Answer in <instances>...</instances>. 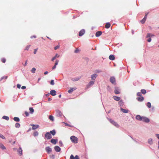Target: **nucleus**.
<instances>
[{"mask_svg":"<svg viewBox=\"0 0 159 159\" xmlns=\"http://www.w3.org/2000/svg\"><path fill=\"white\" fill-rule=\"evenodd\" d=\"M114 92L116 94H118L120 93L119 89H116L114 90Z\"/></svg>","mask_w":159,"mask_h":159,"instance_id":"nucleus-25","label":"nucleus"},{"mask_svg":"<svg viewBox=\"0 0 159 159\" xmlns=\"http://www.w3.org/2000/svg\"><path fill=\"white\" fill-rule=\"evenodd\" d=\"M57 140L54 139H52L51 140V143H52L54 144H56L57 142Z\"/></svg>","mask_w":159,"mask_h":159,"instance_id":"nucleus-20","label":"nucleus"},{"mask_svg":"<svg viewBox=\"0 0 159 159\" xmlns=\"http://www.w3.org/2000/svg\"><path fill=\"white\" fill-rule=\"evenodd\" d=\"M148 14V13H146L145 14V16H146V17H147Z\"/></svg>","mask_w":159,"mask_h":159,"instance_id":"nucleus-63","label":"nucleus"},{"mask_svg":"<svg viewBox=\"0 0 159 159\" xmlns=\"http://www.w3.org/2000/svg\"><path fill=\"white\" fill-rule=\"evenodd\" d=\"M15 127L17 128H19L20 127V124L19 123H16L15 124Z\"/></svg>","mask_w":159,"mask_h":159,"instance_id":"nucleus-38","label":"nucleus"},{"mask_svg":"<svg viewBox=\"0 0 159 159\" xmlns=\"http://www.w3.org/2000/svg\"><path fill=\"white\" fill-rule=\"evenodd\" d=\"M140 22L142 24H143L145 22L143 19L140 21Z\"/></svg>","mask_w":159,"mask_h":159,"instance_id":"nucleus-53","label":"nucleus"},{"mask_svg":"<svg viewBox=\"0 0 159 159\" xmlns=\"http://www.w3.org/2000/svg\"><path fill=\"white\" fill-rule=\"evenodd\" d=\"M2 118L6 120H9V117L7 116H4L2 117Z\"/></svg>","mask_w":159,"mask_h":159,"instance_id":"nucleus-28","label":"nucleus"},{"mask_svg":"<svg viewBox=\"0 0 159 159\" xmlns=\"http://www.w3.org/2000/svg\"><path fill=\"white\" fill-rule=\"evenodd\" d=\"M76 89V88H70V89L68 90V92L69 93H71L74 91Z\"/></svg>","mask_w":159,"mask_h":159,"instance_id":"nucleus-10","label":"nucleus"},{"mask_svg":"<svg viewBox=\"0 0 159 159\" xmlns=\"http://www.w3.org/2000/svg\"><path fill=\"white\" fill-rule=\"evenodd\" d=\"M21 89H26V87L25 86H22L21 87Z\"/></svg>","mask_w":159,"mask_h":159,"instance_id":"nucleus-57","label":"nucleus"},{"mask_svg":"<svg viewBox=\"0 0 159 159\" xmlns=\"http://www.w3.org/2000/svg\"><path fill=\"white\" fill-rule=\"evenodd\" d=\"M38 134H39V133L37 131H35V132H34V133H33V135L34 137H36V136H38Z\"/></svg>","mask_w":159,"mask_h":159,"instance_id":"nucleus-30","label":"nucleus"},{"mask_svg":"<svg viewBox=\"0 0 159 159\" xmlns=\"http://www.w3.org/2000/svg\"><path fill=\"white\" fill-rule=\"evenodd\" d=\"M60 47V46L59 45H57L55 47H54V49L55 50H57L58 48Z\"/></svg>","mask_w":159,"mask_h":159,"instance_id":"nucleus-47","label":"nucleus"},{"mask_svg":"<svg viewBox=\"0 0 159 159\" xmlns=\"http://www.w3.org/2000/svg\"><path fill=\"white\" fill-rule=\"evenodd\" d=\"M144 98L142 96L139 97L137 98L138 101L142 102L144 100Z\"/></svg>","mask_w":159,"mask_h":159,"instance_id":"nucleus-11","label":"nucleus"},{"mask_svg":"<svg viewBox=\"0 0 159 159\" xmlns=\"http://www.w3.org/2000/svg\"><path fill=\"white\" fill-rule=\"evenodd\" d=\"M147 18V17H146V16H145L143 18L144 19H146Z\"/></svg>","mask_w":159,"mask_h":159,"instance_id":"nucleus-62","label":"nucleus"},{"mask_svg":"<svg viewBox=\"0 0 159 159\" xmlns=\"http://www.w3.org/2000/svg\"><path fill=\"white\" fill-rule=\"evenodd\" d=\"M120 110H121V111L123 113H127L128 112V110L124 109L122 108H120Z\"/></svg>","mask_w":159,"mask_h":159,"instance_id":"nucleus-22","label":"nucleus"},{"mask_svg":"<svg viewBox=\"0 0 159 159\" xmlns=\"http://www.w3.org/2000/svg\"><path fill=\"white\" fill-rule=\"evenodd\" d=\"M17 152L18 154H20V156H21L22 154V150L21 148H19Z\"/></svg>","mask_w":159,"mask_h":159,"instance_id":"nucleus-15","label":"nucleus"},{"mask_svg":"<svg viewBox=\"0 0 159 159\" xmlns=\"http://www.w3.org/2000/svg\"><path fill=\"white\" fill-rule=\"evenodd\" d=\"M137 95L139 97H140V96H142L141 95H142V93H141V92H138L137 93Z\"/></svg>","mask_w":159,"mask_h":159,"instance_id":"nucleus-46","label":"nucleus"},{"mask_svg":"<svg viewBox=\"0 0 159 159\" xmlns=\"http://www.w3.org/2000/svg\"><path fill=\"white\" fill-rule=\"evenodd\" d=\"M111 26V24L109 23H107L105 25V27L107 29L109 28Z\"/></svg>","mask_w":159,"mask_h":159,"instance_id":"nucleus-21","label":"nucleus"},{"mask_svg":"<svg viewBox=\"0 0 159 159\" xmlns=\"http://www.w3.org/2000/svg\"><path fill=\"white\" fill-rule=\"evenodd\" d=\"M0 137L3 139H5V137L1 134H0Z\"/></svg>","mask_w":159,"mask_h":159,"instance_id":"nucleus-44","label":"nucleus"},{"mask_svg":"<svg viewBox=\"0 0 159 159\" xmlns=\"http://www.w3.org/2000/svg\"><path fill=\"white\" fill-rule=\"evenodd\" d=\"M143 117L139 115H138L136 116V118L139 120H142V119Z\"/></svg>","mask_w":159,"mask_h":159,"instance_id":"nucleus-17","label":"nucleus"},{"mask_svg":"<svg viewBox=\"0 0 159 159\" xmlns=\"http://www.w3.org/2000/svg\"><path fill=\"white\" fill-rule=\"evenodd\" d=\"M1 60L3 63H5L6 61V59L4 58H2L1 59Z\"/></svg>","mask_w":159,"mask_h":159,"instance_id":"nucleus-42","label":"nucleus"},{"mask_svg":"<svg viewBox=\"0 0 159 159\" xmlns=\"http://www.w3.org/2000/svg\"><path fill=\"white\" fill-rule=\"evenodd\" d=\"M13 120L14 121L16 122H19L20 121V119L18 117H15L14 118Z\"/></svg>","mask_w":159,"mask_h":159,"instance_id":"nucleus-27","label":"nucleus"},{"mask_svg":"<svg viewBox=\"0 0 159 159\" xmlns=\"http://www.w3.org/2000/svg\"><path fill=\"white\" fill-rule=\"evenodd\" d=\"M49 119L53 121V117L52 116H49Z\"/></svg>","mask_w":159,"mask_h":159,"instance_id":"nucleus-41","label":"nucleus"},{"mask_svg":"<svg viewBox=\"0 0 159 159\" xmlns=\"http://www.w3.org/2000/svg\"><path fill=\"white\" fill-rule=\"evenodd\" d=\"M48 72L47 71H45L44 73V75H46L47 74H48Z\"/></svg>","mask_w":159,"mask_h":159,"instance_id":"nucleus-61","label":"nucleus"},{"mask_svg":"<svg viewBox=\"0 0 159 159\" xmlns=\"http://www.w3.org/2000/svg\"><path fill=\"white\" fill-rule=\"evenodd\" d=\"M108 120L113 125L117 127H119V125L114 120L110 119H108Z\"/></svg>","mask_w":159,"mask_h":159,"instance_id":"nucleus-2","label":"nucleus"},{"mask_svg":"<svg viewBox=\"0 0 159 159\" xmlns=\"http://www.w3.org/2000/svg\"><path fill=\"white\" fill-rule=\"evenodd\" d=\"M70 139L72 142L75 143H78V139L76 137L72 136L70 137Z\"/></svg>","mask_w":159,"mask_h":159,"instance_id":"nucleus-1","label":"nucleus"},{"mask_svg":"<svg viewBox=\"0 0 159 159\" xmlns=\"http://www.w3.org/2000/svg\"><path fill=\"white\" fill-rule=\"evenodd\" d=\"M142 120L146 123L149 122L150 121L149 119L148 118L145 117H143Z\"/></svg>","mask_w":159,"mask_h":159,"instance_id":"nucleus-6","label":"nucleus"},{"mask_svg":"<svg viewBox=\"0 0 159 159\" xmlns=\"http://www.w3.org/2000/svg\"><path fill=\"white\" fill-rule=\"evenodd\" d=\"M113 98L116 101H119L120 99V97L116 96H113Z\"/></svg>","mask_w":159,"mask_h":159,"instance_id":"nucleus-23","label":"nucleus"},{"mask_svg":"<svg viewBox=\"0 0 159 159\" xmlns=\"http://www.w3.org/2000/svg\"><path fill=\"white\" fill-rule=\"evenodd\" d=\"M94 81H91L89 83L88 85L89 86H90L91 85H93L94 84Z\"/></svg>","mask_w":159,"mask_h":159,"instance_id":"nucleus-32","label":"nucleus"},{"mask_svg":"<svg viewBox=\"0 0 159 159\" xmlns=\"http://www.w3.org/2000/svg\"><path fill=\"white\" fill-rule=\"evenodd\" d=\"M102 32L99 31H97L95 34V35L96 37H99L102 34Z\"/></svg>","mask_w":159,"mask_h":159,"instance_id":"nucleus-13","label":"nucleus"},{"mask_svg":"<svg viewBox=\"0 0 159 159\" xmlns=\"http://www.w3.org/2000/svg\"><path fill=\"white\" fill-rule=\"evenodd\" d=\"M7 76H3V77H2L1 79H0V81H1L2 80H3V79H5V80L7 79Z\"/></svg>","mask_w":159,"mask_h":159,"instance_id":"nucleus-36","label":"nucleus"},{"mask_svg":"<svg viewBox=\"0 0 159 159\" xmlns=\"http://www.w3.org/2000/svg\"><path fill=\"white\" fill-rule=\"evenodd\" d=\"M141 93H143V94H145L146 93V90L144 89H143L141 90Z\"/></svg>","mask_w":159,"mask_h":159,"instance_id":"nucleus-31","label":"nucleus"},{"mask_svg":"<svg viewBox=\"0 0 159 159\" xmlns=\"http://www.w3.org/2000/svg\"><path fill=\"white\" fill-rule=\"evenodd\" d=\"M80 51V50L78 48H76V49L75 51V53H78Z\"/></svg>","mask_w":159,"mask_h":159,"instance_id":"nucleus-40","label":"nucleus"},{"mask_svg":"<svg viewBox=\"0 0 159 159\" xmlns=\"http://www.w3.org/2000/svg\"><path fill=\"white\" fill-rule=\"evenodd\" d=\"M85 30L84 29L81 30L79 33V35L80 36L83 35L85 33Z\"/></svg>","mask_w":159,"mask_h":159,"instance_id":"nucleus-7","label":"nucleus"},{"mask_svg":"<svg viewBox=\"0 0 159 159\" xmlns=\"http://www.w3.org/2000/svg\"><path fill=\"white\" fill-rule=\"evenodd\" d=\"M80 79V78L79 77H76L75 78H71V80L73 81H77L78 80Z\"/></svg>","mask_w":159,"mask_h":159,"instance_id":"nucleus-18","label":"nucleus"},{"mask_svg":"<svg viewBox=\"0 0 159 159\" xmlns=\"http://www.w3.org/2000/svg\"><path fill=\"white\" fill-rule=\"evenodd\" d=\"M56 66H55L54 65V66L52 68V69H54L56 68Z\"/></svg>","mask_w":159,"mask_h":159,"instance_id":"nucleus-60","label":"nucleus"},{"mask_svg":"<svg viewBox=\"0 0 159 159\" xmlns=\"http://www.w3.org/2000/svg\"><path fill=\"white\" fill-rule=\"evenodd\" d=\"M151 41V38H149L148 39V41L149 42H150Z\"/></svg>","mask_w":159,"mask_h":159,"instance_id":"nucleus-56","label":"nucleus"},{"mask_svg":"<svg viewBox=\"0 0 159 159\" xmlns=\"http://www.w3.org/2000/svg\"><path fill=\"white\" fill-rule=\"evenodd\" d=\"M110 81L113 84H116L115 78L114 77H111L110 78Z\"/></svg>","mask_w":159,"mask_h":159,"instance_id":"nucleus-5","label":"nucleus"},{"mask_svg":"<svg viewBox=\"0 0 159 159\" xmlns=\"http://www.w3.org/2000/svg\"><path fill=\"white\" fill-rule=\"evenodd\" d=\"M54 149L57 152H59L61 150V148L57 146H56L55 147Z\"/></svg>","mask_w":159,"mask_h":159,"instance_id":"nucleus-9","label":"nucleus"},{"mask_svg":"<svg viewBox=\"0 0 159 159\" xmlns=\"http://www.w3.org/2000/svg\"><path fill=\"white\" fill-rule=\"evenodd\" d=\"M156 135L158 139H159V134H156Z\"/></svg>","mask_w":159,"mask_h":159,"instance_id":"nucleus-59","label":"nucleus"},{"mask_svg":"<svg viewBox=\"0 0 159 159\" xmlns=\"http://www.w3.org/2000/svg\"><path fill=\"white\" fill-rule=\"evenodd\" d=\"M70 159H74L75 157L73 155H71L70 157Z\"/></svg>","mask_w":159,"mask_h":159,"instance_id":"nucleus-48","label":"nucleus"},{"mask_svg":"<svg viewBox=\"0 0 159 159\" xmlns=\"http://www.w3.org/2000/svg\"><path fill=\"white\" fill-rule=\"evenodd\" d=\"M15 142H15V141H14V142H13V143H12V144H14L15 143Z\"/></svg>","mask_w":159,"mask_h":159,"instance_id":"nucleus-64","label":"nucleus"},{"mask_svg":"<svg viewBox=\"0 0 159 159\" xmlns=\"http://www.w3.org/2000/svg\"><path fill=\"white\" fill-rule=\"evenodd\" d=\"M45 138L48 139H51L52 138L51 135L49 132H47L45 135Z\"/></svg>","mask_w":159,"mask_h":159,"instance_id":"nucleus-3","label":"nucleus"},{"mask_svg":"<svg viewBox=\"0 0 159 159\" xmlns=\"http://www.w3.org/2000/svg\"><path fill=\"white\" fill-rule=\"evenodd\" d=\"M50 133H51V134L53 135H54L56 134V131L55 130H53L52 131H50Z\"/></svg>","mask_w":159,"mask_h":159,"instance_id":"nucleus-29","label":"nucleus"},{"mask_svg":"<svg viewBox=\"0 0 159 159\" xmlns=\"http://www.w3.org/2000/svg\"><path fill=\"white\" fill-rule=\"evenodd\" d=\"M109 58L110 60H114L115 59V57L113 55H111L109 57Z\"/></svg>","mask_w":159,"mask_h":159,"instance_id":"nucleus-19","label":"nucleus"},{"mask_svg":"<svg viewBox=\"0 0 159 159\" xmlns=\"http://www.w3.org/2000/svg\"><path fill=\"white\" fill-rule=\"evenodd\" d=\"M102 71L100 70H97L96 71V73H100V72H101Z\"/></svg>","mask_w":159,"mask_h":159,"instance_id":"nucleus-58","label":"nucleus"},{"mask_svg":"<svg viewBox=\"0 0 159 159\" xmlns=\"http://www.w3.org/2000/svg\"><path fill=\"white\" fill-rule=\"evenodd\" d=\"M30 125L31 126H32V129L33 130H35V129L39 128V125H34L32 124H30Z\"/></svg>","mask_w":159,"mask_h":159,"instance_id":"nucleus-4","label":"nucleus"},{"mask_svg":"<svg viewBox=\"0 0 159 159\" xmlns=\"http://www.w3.org/2000/svg\"><path fill=\"white\" fill-rule=\"evenodd\" d=\"M37 50H38V48L35 49L34 50V54H36V53L37 52Z\"/></svg>","mask_w":159,"mask_h":159,"instance_id":"nucleus-51","label":"nucleus"},{"mask_svg":"<svg viewBox=\"0 0 159 159\" xmlns=\"http://www.w3.org/2000/svg\"><path fill=\"white\" fill-rule=\"evenodd\" d=\"M29 110L31 113H32L34 112V110L32 107H30L29 108Z\"/></svg>","mask_w":159,"mask_h":159,"instance_id":"nucleus-33","label":"nucleus"},{"mask_svg":"<svg viewBox=\"0 0 159 159\" xmlns=\"http://www.w3.org/2000/svg\"><path fill=\"white\" fill-rule=\"evenodd\" d=\"M50 84L52 85H53L54 84V80H51V81Z\"/></svg>","mask_w":159,"mask_h":159,"instance_id":"nucleus-45","label":"nucleus"},{"mask_svg":"<svg viewBox=\"0 0 159 159\" xmlns=\"http://www.w3.org/2000/svg\"><path fill=\"white\" fill-rule=\"evenodd\" d=\"M0 148L3 150L6 149L5 147L2 143H0Z\"/></svg>","mask_w":159,"mask_h":159,"instance_id":"nucleus-26","label":"nucleus"},{"mask_svg":"<svg viewBox=\"0 0 159 159\" xmlns=\"http://www.w3.org/2000/svg\"><path fill=\"white\" fill-rule=\"evenodd\" d=\"M45 149H46V150L47 152L48 153H49L50 152H51L52 151L51 148L48 147H46Z\"/></svg>","mask_w":159,"mask_h":159,"instance_id":"nucleus-14","label":"nucleus"},{"mask_svg":"<svg viewBox=\"0 0 159 159\" xmlns=\"http://www.w3.org/2000/svg\"><path fill=\"white\" fill-rule=\"evenodd\" d=\"M27 61H28V60H27L25 62V64H24V66H26L27 65Z\"/></svg>","mask_w":159,"mask_h":159,"instance_id":"nucleus-54","label":"nucleus"},{"mask_svg":"<svg viewBox=\"0 0 159 159\" xmlns=\"http://www.w3.org/2000/svg\"><path fill=\"white\" fill-rule=\"evenodd\" d=\"M20 87H21V85L20 84H18L17 85V88H18V89H20Z\"/></svg>","mask_w":159,"mask_h":159,"instance_id":"nucleus-52","label":"nucleus"},{"mask_svg":"<svg viewBox=\"0 0 159 159\" xmlns=\"http://www.w3.org/2000/svg\"><path fill=\"white\" fill-rule=\"evenodd\" d=\"M25 114L26 115V116H28L29 115V113L27 111H25Z\"/></svg>","mask_w":159,"mask_h":159,"instance_id":"nucleus-49","label":"nucleus"},{"mask_svg":"<svg viewBox=\"0 0 159 159\" xmlns=\"http://www.w3.org/2000/svg\"><path fill=\"white\" fill-rule=\"evenodd\" d=\"M147 106L149 108H150L151 107V103L150 102H148L147 104Z\"/></svg>","mask_w":159,"mask_h":159,"instance_id":"nucleus-35","label":"nucleus"},{"mask_svg":"<svg viewBox=\"0 0 159 159\" xmlns=\"http://www.w3.org/2000/svg\"><path fill=\"white\" fill-rule=\"evenodd\" d=\"M152 36H153V35L152 34H151L148 33L147 34V36H146V37L147 38L149 37H152Z\"/></svg>","mask_w":159,"mask_h":159,"instance_id":"nucleus-37","label":"nucleus"},{"mask_svg":"<svg viewBox=\"0 0 159 159\" xmlns=\"http://www.w3.org/2000/svg\"><path fill=\"white\" fill-rule=\"evenodd\" d=\"M148 143L150 144H152V139H149L148 140Z\"/></svg>","mask_w":159,"mask_h":159,"instance_id":"nucleus-39","label":"nucleus"},{"mask_svg":"<svg viewBox=\"0 0 159 159\" xmlns=\"http://www.w3.org/2000/svg\"><path fill=\"white\" fill-rule=\"evenodd\" d=\"M56 115L57 116H61V113L59 110H57L56 111Z\"/></svg>","mask_w":159,"mask_h":159,"instance_id":"nucleus-12","label":"nucleus"},{"mask_svg":"<svg viewBox=\"0 0 159 159\" xmlns=\"http://www.w3.org/2000/svg\"><path fill=\"white\" fill-rule=\"evenodd\" d=\"M59 57V55H58L57 54H56L55 56L54 57H53L52 59V61H53L56 58V57Z\"/></svg>","mask_w":159,"mask_h":159,"instance_id":"nucleus-24","label":"nucleus"},{"mask_svg":"<svg viewBox=\"0 0 159 159\" xmlns=\"http://www.w3.org/2000/svg\"><path fill=\"white\" fill-rule=\"evenodd\" d=\"M58 62H59V61L58 60H57L56 61V62H55V66L57 65L58 64Z\"/></svg>","mask_w":159,"mask_h":159,"instance_id":"nucleus-50","label":"nucleus"},{"mask_svg":"<svg viewBox=\"0 0 159 159\" xmlns=\"http://www.w3.org/2000/svg\"><path fill=\"white\" fill-rule=\"evenodd\" d=\"M50 94L52 96H55L56 95V92L55 90H52L50 91Z\"/></svg>","mask_w":159,"mask_h":159,"instance_id":"nucleus-16","label":"nucleus"},{"mask_svg":"<svg viewBox=\"0 0 159 159\" xmlns=\"http://www.w3.org/2000/svg\"><path fill=\"white\" fill-rule=\"evenodd\" d=\"M30 46L31 45H27L26 47H25V50H29V49L30 48Z\"/></svg>","mask_w":159,"mask_h":159,"instance_id":"nucleus-34","label":"nucleus"},{"mask_svg":"<svg viewBox=\"0 0 159 159\" xmlns=\"http://www.w3.org/2000/svg\"><path fill=\"white\" fill-rule=\"evenodd\" d=\"M97 76L98 75L95 74L92 75L91 76L92 80H95Z\"/></svg>","mask_w":159,"mask_h":159,"instance_id":"nucleus-8","label":"nucleus"},{"mask_svg":"<svg viewBox=\"0 0 159 159\" xmlns=\"http://www.w3.org/2000/svg\"><path fill=\"white\" fill-rule=\"evenodd\" d=\"M36 70V69L33 68L31 70V71L32 73H35Z\"/></svg>","mask_w":159,"mask_h":159,"instance_id":"nucleus-43","label":"nucleus"},{"mask_svg":"<svg viewBox=\"0 0 159 159\" xmlns=\"http://www.w3.org/2000/svg\"><path fill=\"white\" fill-rule=\"evenodd\" d=\"M75 159H79V157L78 156L76 155L75 157Z\"/></svg>","mask_w":159,"mask_h":159,"instance_id":"nucleus-55","label":"nucleus"}]
</instances>
